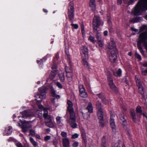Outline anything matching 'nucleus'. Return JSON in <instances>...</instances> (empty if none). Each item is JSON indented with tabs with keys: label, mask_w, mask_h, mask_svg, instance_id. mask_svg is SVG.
<instances>
[{
	"label": "nucleus",
	"mask_w": 147,
	"mask_h": 147,
	"mask_svg": "<svg viewBox=\"0 0 147 147\" xmlns=\"http://www.w3.org/2000/svg\"><path fill=\"white\" fill-rule=\"evenodd\" d=\"M21 122L23 124L21 126L23 131L24 133H26L29 130V128L31 127V126L29 124L30 121H24V123H23L20 119Z\"/></svg>",
	"instance_id": "nucleus-9"
},
{
	"label": "nucleus",
	"mask_w": 147,
	"mask_h": 147,
	"mask_svg": "<svg viewBox=\"0 0 147 147\" xmlns=\"http://www.w3.org/2000/svg\"><path fill=\"white\" fill-rule=\"evenodd\" d=\"M71 25L74 27L75 29H77L78 27V26L77 24H71Z\"/></svg>",
	"instance_id": "nucleus-50"
},
{
	"label": "nucleus",
	"mask_w": 147,
	"mask_h": 147,
	"mask_svg": "<svg viewBox=\"0 0 147 147\" xmlns=\"http://www.w3.org/2000/svg\"><path fill=\"white\" fill-rule=\"evenodd\" d=\"M115 116L113 114L111 115L110 120V125L113 131L115 130L116 126L114 118Z\"/></svg>",
	"instance_id": "nucleus-13"
},
{
	"label": "nucleus",
	"mask_w": 147,
	"mask_h": 147,
	"mask_svg": "<svg viewBox=\"0 0 147 147\" xmlns=\"http://www.w3.org/2000/svg\"><path fill=\"white\" fill-rule=\"evenodd\" d=\"M102 146L103 147H105V143L106 142V138L104 136L102 139Z\"/></svg>",
	"instance_id": "nucleus-44"
},
{
	"label": "nucleus",
	"mask_w": 147,
	"mask_h": 147,
	"mask_svg": "<svg viewBox=\"0 0 147 147\" xmlns=\"http://www.w3.org/2000/svg\"><path fill=\"white\" fill-rule=\"evenodd\" d=\"M68 16L70 20L72 21L74 18V8L73 3L72 2L69 3L68 7Z\"/></svg>",
	"instance_id": "nucleus-6"
},
{
	"label": "nucleus",
	"mask_w": 147,
	"mask_h": 147,
	"mask_svg": "<svg viewBox=\"0 0 147 147\" xmlns=\"http://www.w3.org/2000/svg\"><path fill=\"white\" fill-rule=\"evenodd\" d=\"M51 92L52 96L54 97H56L57 99L60 98V96L59 95H57L55 93V91L53 87L51 88Z\"/></svg>",
	"instance_id": "nucleus-30"
},
{
	"label": "nucleus",
	"mask_w": 147,
	"mask_h": 147,
	"mask_svg": "<svg viewBox=\"0 0 147 147\" xmlns=\"http://www.w3.org/2000/svg\"><path fill=\"white\" fill-rule=\"evenodd\" d=\"M30 140L31 143L34 146V147H37V146H38V142H36L32 138H30Z\"/></svg>",
	"instance_id": "nucleus-37"
},
{
	"label": "nucleus",
	"mask_w": 147,
	"mask_h": 147,
	"mask_svg": "<svg viewBox=\"0 0 147 147\" xmlns=\"http://www.w3.org/2000/svg\"><path fill=\"white\" fill-rule=\"evenodd\" d=\"M117 0V3L118 4H120L122 3V0Z\"/></svg>",
	"instance_id": "nucleus-64"
},
{
	"label": "nucleus",
	"mask_w": 147,
	"mask_h": 147,
	"mask_svg": "<svg viewBox=\"0 0 147 147\" xmlns=\"http://www.w3.org/2000/svg\"><path fill=\"white\" fill-rule=\"evenodd\" d=\"M47 88L45 86H43L38 89L39 91L40 94H37L35 96L36 98V100L37 101V105H38V102H41L43 99L46 97V91Z\"/></svg>",
	"instance_id": "nucleus-3"
},
{
	"label": "nucleus",
	"mask_w": 147,
	"mask_h": 147,
	"mask_svg": "<svg viewBox=\"0 0 147 147\" xmlns=\"http://www.w3.org/2000/svg\"><path fill=\"white\" fill-rule=\"evenodd\" d=\"M141 19V18L139 17H136L135 18H134L130 20L129 21V22L130 23L138 22L140 21Z\"/></svg>",
	"instance_id": "nucleus-35"
},
{
	"label": "nucleus",
	"mask_w": 147,
	"mask_h": 147,
	"mask_svg": "<svg viewBox=\"0 0 147 147\" xmlns=\"http://www.w3.org/2000/svg\"><path fill=\"white\" fill-rule=\"evenodd\" d=\"M88 109V113H92L93 111V107L92 104L91 102H90L88 104V105L87 108L84 109L83 110H87Z\"/></svg>",
	"instance_id": "nucleus-31"
},
{
	"label": "nucleus",
	"mask_w": 147,
	"mask_h": 147,
	"mask_svg": "<svg viewBox=\"0 0 147 147\" xmlns=\"http://www.w3.org/2000/svg\"><path fill=\"white\" fill-rule=\"evenodd\" d=\"M53 120V118L52 116H49L47 118H45V123L46 125L50 127H53L54 124L52 121Z\"/></svg>",
	"instance_id": "nucleus-10"
},
{
	"label": "nucleus",
	"mask_w": 147,
	"mask_h": 147,
	"mask_svg": "<svg viewBox=\"0 0 147 147\" xmlns=\"http://www.w3.org/2000/svg\"><path fill=\"white\" fill-rule=\"evenodd\" d=\"M117 53V51L116 52L115 51H111V55L109 57V58L111 62L113 63L115 62L117 58L116 54Z\"/></svg>",
	"instance_id": "nucleus-18"
},
{
	"label": "nucleus",
	"mask_w": 147,
	"mask_h": 147,
	"mask_svg": "<svg viewBox=\"0 0 147 147\" xmlns=\"http://www.w3.org/2000/svg\"><path fill=\"white\" fill-rule=\"evenodd\" d=\"M37 63L39 64L40 65L42 63V59H40V60H37Z\"/></svg>",
	"instance_id": "nucleus-59"
},
{
	"label": "nucleus",
	"mask_w": 147,
	"mask_h": 147,
	"mask_svg": "<svg viewBox=\"0 0 147 147\" xmlns=\"http://www.w3.org/2000/svg\"><path fill=\"white\" fill-rule=\"evenodd\" d=\"M89 5L90 7L93 10H95L96 6L95 0H90Z\"/></svg>",
	"instance_id": "nucleus-28"
},
{
	"label": "nucleus",
	"mask_w": 147,
	"mask_h": 147,
	"mask_svg": "<svg viewBox=\"0 0 147 147\" xmlns=\"http://www.w3.org/2000/svg\"><path fill=\"white\" fill-rule=\"evenodd\" d=\"M59 75L61 81L62 82H64L65 80V78L63 72L62 71H59Z\"/></svg>",
	"instance_id": "nucleus-34"
},
{
	"label": "nucleus",
	"mask_w": 147,
	"mask_h": 147,
	"mask_svg": "<svg viewBox=\"0 0 147 147\" xmlns=\"http://www.w3.org/2000/svg\"><path fill=\"white\" fill-rule=\"evenodd\" d=\"M82 136L83 139L84 140V142L85 143L86 142V137L84 130L82 131Z\"/></svg>",
	"instance_id": "nucleus-42"
},
{
	"label": "nucleus",
	"mask_w": 147,
	"mask_h": 147,
	"mask_svg": "<svg viewBox=\"0 0 147 147\" xmlns=\"http://www.w3.org/2000/svg\"><path fill=\"white\" fill-rule=\"evenodd\" d=\"M96 32V38L97 39V40H101V34L100 32L98 31L97 30V31L96 32Z\"/></svg>",
	"instance_id": "nucleus-41"
},
{
	"label": "nucleus",
	"mask_w": 147,
	"mask_h": 147,
	"mask_svg": "<svg viewBox=\"0 0 147 147\" xmlns=\"http://www.w3.org/2000/svg\"><path fill=\"white\" fill-rule=\"evenodd\" d=\"M135 56L136 58L139 59L140 60H141V56L137 53H136Z\"/></svg>",
	"instance_id": "nucleus-49"
},
{
	"label": "nucleus",
	"mask_w": 147,
	"mask_h": 147,
	"mask_svg": "<svg viewBox=\"0 0 147 147\" xmlns=\"http://www.w3.org/2000/svg\"><path fill=\"white\" fill-rule=\"evenodd\" d=\"M81 52L84 55L86 59H88V49L87 47L85 46H82L80 48Z\"/></svg>",
	"instance_id": "nucleus-15"
},
{
	"label": "nucleus",
	"mask_w": 147,
	"mask_h": 147,
	"mask_svg": "<svg viewBox=\"0 0 147 147\" xmlns=\"http://www.w3.org/2000/svg\"><path fill=\"white\" fill-rule=\"evenodd\" d=\"M30 134L32 136H34L35 134V131L32 130H30Z\"/></svg>",
	"instance_id": "nucleus-56"
},
{
	"label": "nucleus",
	"mask_w": 147,
	"mask_h": 147,
	"mask_svg": "<svg viewBox=\"0 0 147 147\" xmlns=\"http://www.w3.org/2000/svg\"><path fill=\"white\" fill-rule=\"evenodd\" d=\"M96 107L98 109L97 114L99 113L100 114L103 113L102 109L101 108V105L100 102L98 101L96 102Z\"/></svg>",
	"instance_id": "nucleus-25"
},
{
	"label": "nucleus",
	"mask_w": 147,
	"mask_h": 147,
	"mask_svg": "<svg viewBox=\"0 0 147 147\" xmlns=\"http://www.w3.org/2000/svg\"><path fill=\"white\" fill-rule=\"evenodd\" d=\"M63 145L64 147H68L69 146V139L67 138H64L62 139Z\"/></svg>",
	"instance_id": "nucleus-26"
},
{
	"label": "nucleus",
	"mask_w": 147,
	"mask_h": 147,
	"mask_svg": "<svg viewBox=\"0 0 147 147\" xmlns=\"http://www.w3.org/2000/svg\"><path fill=\"white\" fill-rule=\"evenodd\" d=\"M88 40L93 43H95L96 41L94 37L91 36H90Z\"/></svg>",
	"instance_id": "nucleus-43"
},
{
	"label": "nucleus",
	"mask_w": 147,
	"mask_h": 147,
	"mask_svg": "<svg viewBox=\"0 0 147 147\" xmlns=\"http://www.w3.org/2000/svg\"><path fill=\"white\" fill-rule=\"evenodd\" d=\"M51 138V137L49 136H46L44 138L45 141H47L48 140H50Z\"/></svg>",
	"instance_id": "nucleus-48"
},
{
	"label": "nucleus",
	"mask_w": 147,
	"mask_h": 147,
	"mask_svg": "<svg viewBox=\"0 0 147 147\" xmlns=\"http://www.w3.org/2000/svg\"><path fill=\"white\" fill-rule=\"evenodd\" d=\"M61 117L60 116H57L56 118L57 123L59 126H62L63 124L61 123Z\"/></svg>",
	"instance_id": "nucleus-38"
},
{
	"label": "nucleus",
	"mask_w": 147,
	"mask_h": 147,
	"mask_svg": "<svg viewBox=\"0 0 147 147\" xmlns=\"http://www.w3.org/2000/svg\"><path fill=\"white\" fill-rule=\"evenodd\" d=\"M61 135L62 137H64V138H67V134L64 131L62 132L61 133Z\"/></svg>",
	"instance_id": "nucleus-47"
},
{
	"label": "nucleus",
	"mask_w": 147,
	"mask_h": 147,
	"mask_svg": "<svg viewBox=\"0 0 147 147\" xmlns=\"http://www.w3.org/2000/svg\"><path fill=\"white\" fill-rule=\"evenodd\" d=\"M85 111H82L81 113L83 116V118L85 119H88L90 116V114L88 112L84 113Z\"/></svg>",
	"instance_id": "nucleus-32"
},
{
	"label": "nucleus",
	"mask_w": 147,
	"mask_h": 147,
	"mask_svg": "<svg viewBox=\"0 0 147 147\" xmlns=\"http://www.w3.org/2000/svg\"><path fill=\"white\" fill-rule=\"evenodd\" d=\"M55 84L57 86L60 88H62L63 87L62 85L59 82H57L55 83Z\"/></svg>",
	"instance_id": "nucleus-46"
},
{
	"label": "nucleus",
	"mask_w": 147,
	"mask_h": 147,
	"mask_svg": "<svg viewBox=\"0 0 147 147\" xmlns=\"http://www.w3.org/2000/svg\"><path fill=\"white\" fill-rule=\"evenodd\" d=\"M130 113L133 121L134 122H136V115L134 112V110H131L130 111Z\"/></svg>",
	"instance_id": "nucleus-36"
},
{
	"label": "nucleus",
	"mask_w": 147,
	"mask_h": 147,
	"mask_svg": "<svg viewBox=\"0 0 147 147\" xmlns=\"http://www.w3.org/2000/svg\"><path fill=\"white\" fill-rule=\"evenodd\" d=\"M80 95L81 97L85 98L87 97V94L85 92V89L84 87L83 86L82 84L79 85Z\"/></svg>",
	"instance_id": "nucleus-11"
},
{
	"label": "nucleus",
	"mask_w": 147,
	"mask_h": 147,
	"mask_svg": "<svg viewBox=\"0 0 147 147\" xmlns=\"http://www.w3.org/2000/svg\"><path fill=\"white\" fill-rule=\"evenodd\" d=\"M131 30L132 31H134L135 32H137L138 31V30L136 29L133 28H131Z\"/></svg>",
	"instance_id": "nucleus-61"
},
{
	"label": "nucleus",
	"mask_w": 147,
	"mask_h": 147,
	"mask_svg": "<svg viewBox=\"0 0 147 147\" xmlns=\"http://www.w3.org/2000/svg\"><path fill=\"white\" fill-rule=\"evenodd\" d=\"M67 111L69 113L70 117L69 119H76L75 114L74 111L73 109L67 110Z\"/></svg>",
	"instance_id": "nucleus-29"
},
{
	"label": "nucleus",
	"mask_w": 147,
	"mask_h": 147,
	"mask_svg": "<svg viewBox=\"0 0 147 147\" xmlns=\"http://www.w3.org/2000/svg\"><path fill=\"white\" fill-rule=\"evenodd\" d=\"M103 34L105 36H106L108 34V32L107 30L105 31L103 33Z\"/></svg>",
	"instance_id": "nucleus-62"
},
{
	"label": "nucleus",
	"mask_w": 147,
	"mask_h": 147,
	"mask_svg": "<svg viewBox=\"0 0 147 147\" xmlns=\"http://www.w3.org/2000/svg\"><path fill=\"white\" fill-rule=\"evenodd\" d=\"M135 80L136 82L137 85L138 87L139 92L142 94L143 95L144 93V89L141 84V81L138 76H136Z\"/></svg>",
	"instance_id": "nucleus-7"
},
{
	"label": "nucleus",
	"mask_w": 147,
	"mask_h": 147,
	"mask_svg": "<svg viewBox=\"0 0 147 147\" xmlns=\"http://www.w3.org/2000/svg\"><path fill=\"white\" fill-rule=\"evenodd\" d=\"M82 61L83 63L84 67L87 69H89L90 67L87 61L84 59H82Z\"/></svg>",
	"instance_id": "nucleus-39"
},
{
	"label": "nucleus",
	"mask_w": 147,
	"mask_h": 147,
	"mask_svg": "<svg viewBox=\"0 0 147 147\" xmlns=\"http://www.w3.org/2000/svg\"><path fill=\"white\" fill-rule=\"evenodd\" d=\"M82 32L83 34L84 33V28L83 25L82 26Z\"/></svg>",
	"instance_id": "nucleus-60"
},
{
	"label": "nucleus",
	"mask_w": 147,
	"mask_h": 147,
	"mask_svg": "<svg viewBox=\"0 0 147 147\" xmlns=\"http://www.w3.org/2000/svg\"><path fill=\"white\" fill-rule=\"evenodd\" d=\"M21 113L22 114V117L24 118H30L31 117L34 116L35 113L32 110H28L27 111H24Z\"/></svg>",
	"instance_id": "nucleus-5"
},
{
	"label": "nucleus",
	"mask_w": 147,
	"mask_h": 147,
	"mask_svg": "<svg viewBox=\"0 0 147 147\" xmlns=\"http://www.w3.org/2000/svg\"><path fill=\"white\" fill-rule=\"evenodd\" d=\"M15 144L17 147H23L22 144L19 142L16 141L15 142Z\"/></svg>",
	"instance_id": "nucleus-45"
},
{
	"label": "nucleus",
	"mask_w": 147,
	"mask_h": 147,
	"mask_svg": "<svg viewBox=\"0 0 147 147\" xmlns=\"http://www.w3.org/2000/svg\"><path fill=\"white\" fill-rule=\"evenodd\" d=\"M114 147H120L119 143H116L115 144Z\"/></svg>",
	"instance_id": "nucleus-63"
},
{
	"label": "nucleus",
	"mask_w": 147,
	"mask_h": 147,
	"mask_svg": "<svg viewBox=\"0 0 147 147\" xmlns=\"http://www.w3.org/2000/svg\"><path fill=\"white\" fill-rule=\"evenodd\" d=\"M108 81L110 87L114 91H117V89L113 82V80L111 74H108L107 75Z\"/></svg>",
	"instance_id": "nucleus-8"
},
{
	"label": "nucleus",
	"mask_w": 147,
	"mask_h": 147,
	"mask_svg": "<svg viewBox=\"0 0 147 147\" xmlns=\"http://www.w3.org/2000/svg\"><path fill=\"white\" fill-rule=\"evenodd\" d=\"M136 111L137 113H139L140 115H143V117H146L147 120V116L145 113H142V111L140 106H137L136 109Z\"/></svg>",
	"instance_id": "nucleus-27"
},
{
	"label": "nucleus",
	"mask_w": 147,
	"mask_h": 147,
	"mask_svg": "<svg viewBox=\"0 0 147 147\" xmlns=\"http://www.w3.org/2000/svg\"><path fill=\"white\" fill-rule=\"evenodd\" d=\"M147 10V0H140L131 11V14L135 16L142 15L144 11Z\"/></svg>",
	"instance_id": "nucleus-2"
},
{
	"label": "nucleus",
	"mask_w": 147,
	"mask_h": 147,
	"mask_svg": "<svg viewBox=\"0 0 147 147\" xmlns=\"http://www.w3.org/2000/svg\"><path fill=\"white\" fill-rule=\"evenodd\" d=\"M142 30L146 29L147 32H144L140 34L139 36L138 40L137 42V46L142 54L143 55L144 52L141 47V44H142L145 47L147 51V26L143 25L141 27Z\"/></svg>",
	"instance_id": "nucleus-1"
},
{
	"label": "nucleus",
	"mask_w": 147,
	"mask_h": 147,
	"mask_svg": "<svg viewBox=\"0 0 147 147\" xmlns=\"http://www.w3.org/2000/svg\"><path fill=\"white\" fill-rule=\"evenodd\" d=\"M76 119H69L67 120V123L73 128H76L77 127V124L76 122Z\"/></svg>",
	"instance_id": "nucleus-16"
},
{
	"label": "nucleus",
	"mask_w": 147,
	"mask_h": 147,
	"mask_svg": "<svg viewBox=\"0 0 147 147\" xmlns=\"http://www.w3.org/2000/svg\"><path fill=\"white\" fill-rule=\"evenodd\" d=\"M78 137V135L77 134H75L72 135V138L75 139L77 138Z\"/></svg>",
	"instance_id": "nucleus-53"
},
{
	"label": "nucleus",
	"mask_w": 147,
	"mask_h": 147,
	"mask_svg": "<svg viewBox=\"0 0 147 147\" xmlns=\"http://www.w3.org/2000/svg\"><path fill=\"white\" fill-rule=\"evenodd\" d=\"M67 67L66 68V76L69 81L70 82L72 80V77L73 76V74L72 72H71V69H70V70L69 71Z\"/></svg>",
	"instance_id": "nucleus-20"
},
{
	"label": "nucleus",
	"mask_w": 147,
	"mask_h": 147,
	"mask_svg": "<svg viewBox=\"0 0 147 147\" xmlns=\"http://www.w3.org/2000/svg\"><path fill=\"white\" fill-rule=\"evenodd\" d=\"M98 119L99 120V123L100 125L101 126H103L104 125V121L103 120V113L100 114L99 113L97 114Z\"/></svg>",
	"instance_id": "nucleus-24"
},
{
	"label": "nucleus",
	"mask_w": 147,
	"mask_h": 147,
	"mask_svg": "<svg viewBox=\"0 0 147 147\" xmlns=\"http://www.w3.org/2000/svg\"><path fill=\"white\" fill-rule=\"evenodd\" d=\"M107 47L109 49L113 50L112 51H115L116 52L117 51L116 48L115 42L113 40L111 41L108 44Z\"/></svg>",
	"instance_id": "nucleus-14"
},
{
	"label": "nucleus",
	"mask_w": 147,
	"mask_h": 147,
	"mask_svg": "<svg viewBox=\"0 0 147 147\" xmlns=\"http://www.w3.org/2000/svg\"><path fill=\"white\" fill-rule=\"evenodd\" d=\"M142 72L143 75H146L147 74V69L145 70H142Z\"/></svg>",
	"instance_id": "nucleus-52"
},
{
	"label": "nucleus",
	"mask_w": 147,
	"mask_h": 147,
	"mask_svg": "<svg viewBox=\"0 0 147 147\" xmlns=\"http://www.w3.org/2000/svg\"><path fill=\"white\" fill-rule=\"evenodd\" d=\"M99 46L100 47H102L103 46V44L101 41V40H97Z\"/></svg>",
	"instance_id": "nucleus-54"
},
{
	"label": "nucleus",
	"mask_w": 147,
	"mask_h": 147,
	"mask_svg": "<svg viewBox=\"0 0 147 147\" xmlns=\"http://www.w3.org/2000/svg\"><path fill=\"white\" fill-rule=\"evenodd\" d=\"M79 143L77 142H74L73 144V147H77Z\"/></svg>",
	"instance_id": "nucleus-51"
},
{
	"label": "nucleus",
	"mask_w": 147,
	"mask_h": 147,
	"mask_svg": "<svg viewBox=\"0 0 147 147\" xmlns=\"http://www.w3.org/2000/svg\"><path fill=\"white\" fill-rule=\"evenodd\" d=\"M76 119H69L67 120V123L73 128H76L77 127V124L76 122Z\"/></svg>",
	"instance_id": "nucleus-17"
},
{
	"label": "nucleus",
	"mask_w": 147,
	"mask_h": 147,
	"mask_svg": "<svg viewBox=\"0 0 147 147\" xmlns=\"http://www.w3.org/2000/svg\"><path fill=\"white\" fill-rule=\"evenodd\" d=\"M57 66L56 64H54L52 67V69L53 70L49 75V78L51 79H53L55 76L57 72V71L56 70Z\"/></svg>",
	"instance_id": "nucleus-12"
},
{
	"label": "nucleus",
	"mask_w": 147,
	"mask_h": 147,
	"mask_svg": "<svg viewBox=\"0 0 147 147\" xmlns=\"http://www.w3.org/2000/svg\"><path fill=\"white\" fill-rule=\"evenodd\" d=\"M55 98H52L51 100V104L53 105H55Z\"/></svg>",
	"instance_id": "nucleus-55"
},
{
	"label": "nucleus",
	"mask_w": 147,
	"mask_h": 147,
	"mask_svg": "<svg viewBox=\"0 0 147 147\" xmlns=\"http://www.w3.org/2000/svg\"><path fill=\"white\" fill-rule=\"evenodd\" d=\"M67 67L69 71L70 70V69H71V72H72V67H68V66H65V71H66V68Z\"/></svg>",
	"instance_id": "nucleus-58"
},
{
	"label": "nucleus",
	"mask_w": 147,
	"mask_h": 147,
	"mask_svg": "<svg viewBox=\"0 0 147 147\" xmlns=\"http://www.w3.org/2000/svg\"><path fill=\"white\" fill-rule=\"evenodd\" d=\"M122 71L120 69H119L117 71H113V74L116 76L120 77L121 76Z\"/></svg>",
	"instance_id": "nucleus-33"
},
{
	"label": "nucleus",
	"mask_w": 147,
	"mask_h": 147,
	"mask_svg": "<svg viewBox=\"0 0 147 147\" xmlns=\"http://www.w3.org/2000/svg\"><path fill=\"white\" fill-rule=\"evenodd\" d=\"M103 22L101 21L99 16H94L92 26L94 32L97 31V28L100 25H102Z\"/></svg>",
	"instance_id": "nucleus-4"
},
{
	"label": "nucleus",
	"mask_w": 147,
	"mask_h": 147,
	"mask_svg": "<svg viewBox=\"0 0 147 147\" xmlns=\"http://www.w3.org/2000/svg\"><path fill=\"white\" fill-rule=\"evenodd\" d=\"M67 104L68 105V106L67 107V110L73 109L72 107L73 104L70 101L68 100L67 101Z\"/></svg>",
	"instance_id": "nucleus-40"
},
{
	"label": "nucleus",
	"mask_w": 147,
	"mask_h": 147,
	"mask_svg": "<svg viewBox=\"0 0 147 147\" xmlns=\"http://www.w3.org/2000/svg\"><path fill=\"white\" fill-rule=\"evenodd\" d=\"M97 95L102 100V102L105 104H107L109 103L108 100L105 97L102 95V93L97 94Z\"/></svg>",
	"instance_id": "nucleus-22"
},
{
	"label": "nucleus",
	"mask_w": 147,
	"mask_h": 147,
	"mask_svg": "<svg viewBox=\"0 0 147 147\" xmlns=\"http://www.w3.org/2000/svg\"><path fill=\"white\" fill-rule=\"evenodd\" d=\"M137 0H130L128 2L129 5H131L133 3Z\"/></svg>",
	"instance_id": "nucleus-57"
},
{
	"label": "nucleus",
	"mask_w": 147,
	"mask_h": 147,
	"mask_svg": "<svg viewBox=\"0 0 147 147\" xmlns=\"http://www.w3.org/2000/svg\"><path fill=\"white\" fill-rule=\"evenodd\" d=\"M120 119L122 121L121 123L122 125L125 126L127 125V122L125 118L124 114L123 113H121L119 115Z\"/></svg>",
	"instance_id": "nucleus-23"
},
{
	"label": "nucleus",
	"mask_w": 147,
	"mask_h": 147,
	"mask_svg": "<svg viewBox=\"0 0 147 147\" xmlns=\"http://www.w3.org/2000/svg\"><path fill=\"white\" fill-rule=\"evenodd\" d=\"M12 131V129L10 126H9L5 128V130L3 133L4 135H10Z\"/></svg>",
	"instance_id": "nucleus-21"
},
{
	"label": "nucleus",
	"mask_w": 147,
	"mask_h": 147,
	"mask_svg": "<svg viewBox=\"0 0 147 147\" xmlns=\"http://www.w3.org/2000/svg\"><path fill=\"white\" fill-rule=\"evenodd\" d=\"M39 108L41 110H43L44 111L43 116L45 119L47 118L49 116H51L49 115L48 114V111L47 108H44L43 106L41 105H39L38 106Z\"/></svg>",
	"instance_id": "nucleus-19"
}]
</instances>
